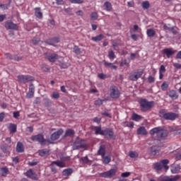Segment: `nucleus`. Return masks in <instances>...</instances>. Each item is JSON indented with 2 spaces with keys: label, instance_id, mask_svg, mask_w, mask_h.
I'll return each mask as SVG.
<instances>
[{
  "label": "nucleus",
  "instance_id": "nucleus-1",
  "mask_svg": "<svg viewBox=\"0 0 181 181\" xmlns=\"http://www.w3.org/2000/svg\"><path fill=\"white\" fill-rule=\"evenodd\" d=\"M150 134L152 136L156 135V137L158 139H165L168 135H169V132L160 127H155L150 130Z\"/></svg>",
  "mask_w": 181,
  "mask_h": 181
},
{
  "label": "nucleus",
  "instance_id": "nucleus-2",
  "mask_svg": "<svg viewBox=\"0 0 181 181\" xmlns=\"http://www.w3.org/2000/svg\"><path fill=\"white\" fill-rule=\"evenodd\" d=\"M141 111L146 112L155 105V101H148L146 99H141L139 102Z\"/></svg>",
  "mask_w": 181,
  "mask_h": 181
},
{
  "label": "nucleus",
  "instance_id": "nucleus-3",
  "mask_svg": "<svg viewBox=\"0 0 181 181\" xmlns=\"http://www.w3.org/2000/svg\"><path fill=\"white\" fill-rule=\"evenodd\" d=\"M160 114L166 121H175L176 118H179L178 114L172 112H165L164 110H160Z\"/></svg>",
  "mask_w": 181,
  "mask_h": 181
},
{
  "label": "nucleus",
  "instance_id": "nucleus-4",
  "mask_svg": "<svg viewBox=\"0 0 181 181\" xmlns=\"http://www.w3.org/2000/svg\"><path fill=\"white\" fill-rule=\"evenodd\" d=\"M169 160L164 159L161 160L159 163H156L154 164V169L156 170H162V168H164L165 170H169Z\"/></svg>",
  "mask_w": 181,
  "mask_h": 181
},
{
  "label": "nucleus",
  "instance_id": "nucleus-5",
  "mask_svg": "<svg viewBox=\"0 0 181 181\" xmlns=\"http://www.w3.org/2000/svg\"><path fill=\"white\" fill-rule=\"evenodd\" d=\"M18 83L22 84H26V83H30V81H35V77L30 75H19L17 76Z\"/></svg>",
  "mask_w": 181,
  "mask_h": 181
},
{
  "label": "nucleus",
  "instance_id": "nucleus-6",
  "mask_svg": "<svg viewBox=\"0 0 181 181\" xmlns=\"http://www.w3.org/2000/svg\"><path fill=\"white\" fill-rule=\"evenodd\" d=\"M121 95V92L119 91V89H118V87L115 86H112L110 88V97L113 99L119 98Z\"/></svg>",
  "mask_w": 181,
  "mask_h": 181
},
{
  "label": "nucleus",
  "instance_id": "nucleus-7",
  "mask_svg": "<svg viewBox=\"0 0 181 181\" xmlns=\"http://www.w3.org/2000/svg\"><path fill=\"white\" fill-rule=\"evenodd\" d=\"M143 74L144 71H142L132 72L129 74V78L131 81H138V79L141 78Z\"/></svg>",
  "mask_w": 181,
  "mask_h": 181
},
{
  "label": "nucleus",
  "instance_id": "nucleus-8",
  "mask_svg": "<svg viewBox=\"0 0 181 181\" xmlns=\"http://www.w3.org/2000/svg\"><path fill=\"white\" fill-rule=\"evenodd\" d=\"M117 170H118V168H114L110 169L108 171L100 173V175L101 176V177L111 178L112 176H115V175L117 174Z\"/></svg>",
  "mask_w": 181,
  "mask_h": 181
},
{
  "label": "nucleus",
  "instance_id": "nucleus-9",
  "mask_svg": "<svg viewBox=\"0 0 181 181\" xmlns=\"http://www.w3.org/2000/svg\"><path fill=\"white\" fill-rule=\"evenodd\" d=\"M102 136H105L107 139H112L114 138V129L111 128H106L103 129Z\"/></svg>",
  "mask_w": 181,
  "mask_h": 181
},
{
  "label": "nucleus",
  "instance_id": "nucleus-10",
  "mask_svg": "<svg viewBox=\"0 0 181 181\" xmlns=\"http://www.w3.org/2000/svg\"><path fill=\"white\" fill-rule=\"evenodd\" d=\"M31 141H34L36 142H39L41 145H43L45 142H46V140L45 139V137L42 134H37L31 136Z\"/></svg>",
  "mask_w": 181,
  "mask_h": 181
},
{
  "label": "nucleus",
  "instance_id": "nucleus-11",
  "mask_svg": "<svg viewBox=\"0 0 181 181\" xmlns=\"http://www.w3.org/2000/svg\"><path fill=\"white\" fill-rule=\"evenodd\" d=\"M86 145L83 140L76 141L73 146L74 150L84 149Z\"/></svg>",
  "mask_w": 181,
  "mask_h": 181
},
{
  "label": "nucleus",
  "instance_id": "nucleus-12",
  "mask_svg": "<svg viewBox=\"0 0 181 181\" xmlns=\"http://www.w3.org/2000/svg\"><path fill=\"white\" fill-rule=\"evenodd\" d=\"M63 132H64L63 129H59L58 131L54 132L50 136L51 141H57L60 138V136L63 135Z\"/></svg>",
  "mask_w": 181,
  "mask_h": 181
},
{
  "label": "nucleus",
  "instance_id": "nucleus-13",
  "mask_svg": "<svg viewBox=\"0 0 181 181\" xmlns=\"http://www.w3.org/2000/svg\"><path fill=\"white\" fill-rule=\"evenodd\" d=\"M45 56L50 63H54V62L59 59V55H57V54L45 53Z\"/></svg>",
  "mask_w": 181,
  "mask_h": 181
},
{
  "label": "nucleus",
  "instance_id": "nucleus-14",
  "mask_svg": "<svg viewBox=\"0 0 181 181\" xmlns=\"http://www.w3.org/2000/svg\"><path fill=\"white\" fill-rule=\"evenodd\" d=\"M33 97H35V86L33 85V83H31L29 86V89H28V92L26 94V98H33Z\"/></svg>",
  "mask_w": 181,
  "mask_h": 181
},
{
  "label": "nucleus",
  "instance_id": "nucleus-15",
  "mask_svg": "<svg viewBox=\"0 0 181 181\" xmlns=\"http://www.w3.org/2000/svg\"><path fill=\"white\" fill-rule=\"evenodd\" d=\"M163 53L167 56L168 59H170L176 53V50H173L172 48H166L163 50Z\"/></svg>",
  "mask_w": 181,
  "mask_h": 181
},
{
  "label": "nucleus",
  "instance_id": "nucleus-16",
  "mask_svg": "<svg viewBox=\"0 0 181 181\" xmlns=\"http://www.w3.org/2000/svg\"><path fill=\"white\" fill-rule=\"evenodd\" d=\"M25 176H27V177H30V179H32L33 180H37L39 179L37 177V175H36L32 169L28 170L25 173Z\"/></svg>",
  "mask_w": 181,
  "mask_h": 181
},
{
  "label": "nucleus",
  "instance_id": "nucleus-17",
  "mask_svg": "<svg viewBox=\"0 0 181 181\" xmlns=\"http://www.w3.org/2000/svg\"><path fill=\"white\" fill-rule=\"evenodd\" d=\"M6 29H10L13 30H18V25L13 23L12 21H7L5 23Z\"/></svg>",
  "mask_w": 181,
  "mask_h": 181
},
{
  "label": "nucleus",
  "instance_id": "nucleus-18",
  "mask_svg": "<svg viewBox=\"0 0 181 181\" xmlns=\"http://www.w3.org/2000/svg\"><path fill=\"white\" fill-rule=\"evenodd\" d=\"M160 152V146H153L151 148V154L153 156H158Z\"/></svg>",
  "mask_w": 181,
  "mask_h": 181
},
{
  "label": "nucleus",
  "instance_id": "nucleus-19",
  "mask_svg": "<svg viewBox=\"0 0 181 181\" xmlns=\"http://www.w3.org/2000/svg\"><path fill=\"white\" fill-rule=\"evenodd\" d=\"M179 179H180V175H177L174 176L173 177H164L160 179L158 181H176V180H179Z\"/></svg>",
  "mask_w": 181,
  "mask_h": 181
},
{
  "label": "nucleus",
  "instance_id": "nucleus-20",
  "mask_svg": "<svg viewBox=\"0 0 181 181\" xmlns=\"http://www.w3.org/2000/svg\"><path fill=\"white\" fill-rule=\"evenodd\" d=\"M168 95L170 98H172V100H177V98H179V95H177V93L175 90H169Z\"/></svg>",
  "mask_w": 181,
  "mask_h": 181
},
{
  "label": "nucleus",
  "instance_id": "nucleus-21",
  "mask_svg": "<svg viewBox=\"0 0 181 181\" xmlns=\"http://www.w3.org/2000/svg\"><path fill=\"white\" fill-rule=\"evenodd\" d=\"M6 57L10 60H15L16 62H21V60H22V57L16 55H12L11 54H6Z\"/></svg>",
  "mask_w": 181,
  "mask_h": 181
},
{
  "label": "nucleus",
  "instance_id": "nucleus-22",
  "mask_svg": "<svg viewBox=\"0 0 181 181\" xmlns=\"http://www.w3.org/2000/svg\"><path fill=\"white\" fill-rule=\"evenodd\" d=\"M92 129L95 131V135H103L104 132L101 129V126H93Z\"/></svg>",
  "mask_w": 181,
  "mask_h": 181
},
{
  "label": "nucleus",
  "instance_id": "nucleus-23",
  "mask_svg": "<svg viewBox=\"0 0 181 181\" xmlns=\"http://www.w3.org/2000/svg\"><path fill=\"white\" fill-rule=\"evenodd\" d=\"M136 134L137 135H148V131H146L145 127L142 126L137 129Z\"/></svg>",
  "mask_w": 181,
  "mask_h": 181
},
{
  "label": "nucleus",
  "instance_id": "nucleus-24",
  "mask_svg": "<svg viewBox=\"0 0 181 181\" xmlns=\"http://www.w3.org/2000/svg\"><path fill=\"white\" fill-rule=\"evenodd\" d=\"M16 152L18 153H22L25 152V147L23 146V144L21 142H18L16 146Z\"/></svg>",
  "mask_w": 181,
  "mask_h": 181
},
{
  "label": "nucleus",
  "instance_id": "nucleus-25",
  "mask_svg": "<svg viewBox=\"0 0 181 181\" xmlns=\"http://www.w3.org/2000/svg\"><path fill=\"white\" fill-rule=\"evenodd\" d=\"M176 27H169L166 25H163L164 30H169V32H171L173 35H177V30L175 29Z\"/></svg>",
  "mask_w": 181,
  "mask_h": 181
},
{
  "label": "nucleus",
  "instance_id": "nucleus-26",
  "mask_svg": "<svg viewBox=\"0 0 181 181\" xmlns=\"http://www.w3.org/2000/svg\"><path fill=\"white\" fill-rule=\"evenodd\" d=\"M75 134H76V132H74V129H68L65 132V134L64 135V138H66V136L73 137V136H74Z\"/></svg>",
  "mask_w": 181,
  "mask_h": 181
},
{
  "label": "nucleus",
  "instance_id": "nucleus-27",
  "mask_svg": "<svg viewBox=\"0 0 181 181\" xmlns=\"http://www.w3.org/2000/svg\"><path fill=\"white\" fill-rule=\"evenodd\" d=\"M59 42H60V38L54 37V38H52V39L47 40L46 41V43H47V45H49L51 46H53V45H54V43H59Z\"/></svg>",
  "mask_w": 181,
  "mask_h": 181
},
{
  "label": "nucleus",
  "instance_id": "nucleus-28",
  "mask_svg": "<svg viewBox=\"0 0 181 181\" xmlns=\"http://www.w3.org/2000/svg\"><path fill=\"white\" fill-rule=\"evenodd\" d=\"M50 151L47 148H43L38 151V154L40 156H46V155H49Z\"/></svg>",
  "mask_w": 181,
  "mask_h": 181
},
{
  "label": "nucleus",
  "instance_id": "nucleus-29",
  "mask_svg": "<svg viewBox=\"0 0 181 181\" xmlns=\"http://www.w3.org/2000/svg\"><path fill=\"white\" fill-rule=\"evenodd\" d=\"M18 129V127L15 124H8V129L10 131V134H15L16 132V130Z\"/></svg>",
  "mask_w": 181,
  "mask_h": 181
},
{
  "label": "nucleus",
  "instance_id": "nucleus-30",
  "mask_svg": "<svg viewBox=\"0 0 181 181\" xmlns=\"http://www.w3.org/2000/svg\"><path fill=\"white\" fill-rule=\"evenodd\" d=\"M144 117L136 113H133L132 115V119L133 121H136V122H138L139 121H141V119H143Z\"/></svg>",
  "mask_w": 181,
  "mask_h": 181
},
{
  "label": "nucleus",
  "instance_id": "nucleus-31",
  "mask_svg": "<svg viewBox=\"0 0 181 181\" xmlns=\"http://www.w3.org/2000/svg\"><path fill=\"white\" fill-rule=\"evenodd\" d=\"M180 166L179 165H174L171 166L172 173H179L180 172Z\"/></svg>",
  "mask_w": 181,
  "mask_h": 181
},
{
  "label": "nucleus",
  "instance_id": "nucleus-32",
  "mask_svg": "<svg viewBox=\"0 0 181 181\" xmlns=\"http://www.w3.org/2000/svg\"><path fill=\"white\" fill-rule=\"evenodd\" d=\"M98 155H100L102 157L105 156V146L102 145L100 146L99 150L98 151Z\"/></svg>",
  "mask_w": 181,
  "mask_h": 181
},
{
  "label": "nucleus",
  "instance_id": "nucleus-33",
  "mask_svg": "<svg viewBox=\"0 0 181 181\" xmlns=\"http://www.w3.org/2000/svg\"><path fill=\"white\" fill-rule=\"evenodd\" d=\"M0 172L3 177H6V175L9 173V170L6 167H3L1 168Z\"/></svg>",
  "mask_w": 181,
  "mask_h": 181
},
{
  "label": "nucleus",
  "instance_id": "nucleus-34",
  "mask_svg": "<svg viewBox=\"0 0 181 181\" xmlns=\"http://www.w3.org/2000/svg\"><path fill=\"white\" fill-rule=\"evenodd\" d=\"M73 173V169L66 168L62 171L63 176H71Z\"/></svg>",
  "mask_w": 181,
  "mask_h": 181
},
{
  "label": "nucleus",
  "instance_id": "nucleus-35",
  "mask_svg": "<svg viewBox=\"0 0 181 181\" xmlns=\"http://www.w3.org/2000/svg\"><path fill=\"white\" fill-rule=\"evenodd\" d=\"M105 67H110L112 70H117L118 66L114 65L112 63L105 62L104 63Z\"/></svg>",
  "mask_w": 181,
  "mask_h": 181
},
{
  "label": "nucleus",
  "instance_id": "nucleus-36",
  "mask_svg": "<svg viewBox=\"0 0 181 181\" xmlns=\"http://www.w3.org/2000/svg\"><path fill=\"white\" fill-rule=\"evenodd\" d=\"M52 165H56L57 166H59V168H64L66 166V163L61 160L53 161Z\"/></svg>",
  "mask_w": 181,
  "mask_h": 181
},
{
  "label": "nucleus",
  "instance_id": "nucleus-37",
  "mask_svg": "<svg viewBox=\"0 0 181 181\" xmlns=\"http://www.w3.org/2000/svg\"><path fill=\"white\" fill-rule=\"evenodd\" d=\"M103 39H104V35L103 34H100L99 35L92 37V40H93V42H101Z\"/></svg>",
  "mask_w": 181,
  "mask_h": 181
},
{
  "label": "nucleus",
  "instance_id": "nucleus-38",
  "mask_svg": "<svg viewBox=\"0 0 181 181\" xmlns=\"http://www.w3.org/2000/svg\"><path fill=\"white\" fill-rule=\"evenodd\" d=\"M35 16L36 18H39V19H42V18H43V13L40 11V8H35Z\"/></svg>",
  "mask_w": 181,
  "mask_h": 181
},
{
  "label": "nucleus",
  "instance_id": "nucleus-39",
  "mask_svg": "<svg viewBox=\"0 0 181 181\" xmlns=\"http://www.w3.org/2000/svg\"><path fill=\"white\" fill-rule=\"evenodd\" d=\"M146 33H147V36H148V37H153V36H155V35H156V32L153 29H148L146 31Z\"/></svg>",
  "mask_w": 181,
  "mask_h": 181
},
{
  "label": "nucleus",
  "instance_id": "nucleus-40",
  "mask_svg": "<svg viewBox=\"0 0 181 181\" xmlns=\"http://www.w3.org/2000/svg\"><path fill=\"white\" fill-rule=\"evenodd\" d=\"M102 158L103 159V163L105 165H108V163H110V162H111V156H102Z\"/></svg>",
  "mask_w": 181,
  "mask_h": 181
},
{
  "label": "nucleus",
  "instance_id": "nucleus-41",
  "mask_svg": "<svg viewBox=\"0 0 181 181\" xmlns=\"http://www.w3.org/2000/svg\"><path fill=\"white\" fill-rule=\"evenodd\" d=\"M1 149L4 153H9V146L6 144H4L1 146Z\"/></svg>",
  "mask_w": 181,
  "mask_h": 181
},
{
  "label": "nucleus",
  "instance_id": "nucleus-42",
  "mask_svg": "<svg viewBox=\"0 0 181 181\" xmlns=\"http://www.w3.org/2000/svg\"><path fill=\"white\" fill-rule=\"evenodd\" d=\"M104 6L105 7L106 11H110L111 9H112V5H111V3L106 1L104 4Z\"/></svg>",
  "mask_w": 181,
  "mask_h": 181
},
{
  "label": "nucleus",
  "instance_id": "nucleus-43",
  "mask_svg": "<svg viewBox=\"0 0 181 181\" xmlns=\"http://www.w3.org/2000/svg\"><path fill=\"white\" fill-rule=\"evenodd\" d=\"M107 57H109L110 60L112 62V60H114V59H115L117 57L115 56L114 51H109Z\"/></svg>",
  "mask_w": 181,
  "mask_h": 181
},
{
  "label": "nucleus",
  "instance_id": "nucleus-44",
  "mask_svg": "<svg viewBox=\"0 0 181 181\" xmlns=\"http://www.w3.org/2000/svg\"><path fill=\"white\" fill-rule=\"evenodd\" d=\"M129 156H130L132 158H138L139 154L136 151H129Z\"/></svg>",
  "mask_w": 181,
  "mask_h": 181
},
{
  "label": "nucleus",
  "instance_id": "nucleus-45",
  "mask_svg": "<svg viewBox=\"0 0 181 181\" xmlns=\"http://www.w3.org/2000/svg\"><path fill=\"white\" fill-rule=\"evenodd\" d=\"M98 19V14L97 12H93L90 15V20L91 21H97Z\"/></svg>",
  "mask_w": 181,
  "mask_h": 181
},
{
  "label": "nucleus",
  "instance_id": "nucleus-46",
  "mask_svg": "<svg viewBox=\"0 0 181 181\" xmlns=\"http://www.w3.org/2000/svg\"><path fill=\"white\" fill-rule=\"evenodd\" d=\"M51 97L54 100H59V98H60V94L58 92H53Z\"/></svg>",
  "mask_w": 181,
  "mask_h": 181
},
{
  "label": "nucleus",
  "instance_id": "nucleus-47",
  "mask_svg": "<svg viewBox=\"0 0 181 181\" xmlns=\"http://www.w3.org/2000/svg\"><path fill=\"white\" fill-rule=\"evenodd\" d=\"M104 101H105L104 100L98 98V100H96L95 101V105H97L98 107H100V106L103 105Z\"/></svg>",
  "mask_w": 181,
  "mask_h": 181
},
{
  "label": "nucleus",
  "instance_id": "nucleus-48",
  "mask_svg": "<svg viewBox=\"0 0 181 181\" xmlns=\"http://www.w3.org/2000/svg\"><path fill=\"white\" fill-rule=\"evenodd\" d=\"M11 2H12V0H9L8 4H1V5H0V8H1V9H4V10L8 9V8H9V5H11Z\"/></svg>",
  "mask_w": 181,
  "mask_h": 181
},
{
  "label": "nucleus",
  "instance_id": "nucleus-49",
  "mask_svg": "<svg viewBox=\"0 0 181 181\" xmlns=\"http://www.w3.org/2000/svg\"><path fill=\"white\" fill-rule=\"evenodd\" d=\"M124 127H128L129 128H134V122H124Z\"/></svg>",
  "mask_w": 181,
  "mask_h": 181
},
{
  "label": "nucleus",
  "instance_id": "nucleus-50",
  "mask_svg": "<svg viewBox=\"0 0 181 181\" xmlns=\"http://www.w3.org/2000/svg\"><path fill=\"white\" fill-rule=\"evenodd\" d=\"M169 87V85L166 82H163L161 85V89L163 91H166Z\"/></svg>",
  "mask_w": 181,
  "mask_h": 181
},
{
  "label": "nucleus",
  "instance_id": "nucleus-51",
  "mask_svg": "<svg viewBox=\"0 0 181 181\" xmlns=\"http://www.w3.org/2000/svg\"><path fill=\"white\" fill-rule=\"evenodd\" d=\"M59 66L61 69H67L68 67H70V63H60Z\"/></svg>",
  "mask_w": 181,
  "mask_h": 181
},
{
  "label": "nucleus",
  "instance_id": "nucleus-52",
  "mask_svg": "<svg viewBox=\"0 0 181 181\" xmlns=\"http://www.w3.org/2000/svg\"><path fill=\"white\" fill-rule=\"evenodd\" d=\"M40 42V39L39 38H34L31 40L32 45H37Z\"/></svg>",
  "mask_w": 181,
  "mask_h": 181
},
{
  "label": "nucleus",
  "instance_id": "nucleus-53",
  "mask_svg": "<svg viewBox=\"0 0 181 181\" xmlns=\"http://www.w3.org/2000/svg\"><path fill=\"white\" fill-rule=\"evenodd\" d=\"M141 6L143 9H148L149 8V1H144Z\"/></svg>",
  "mask_w": 181,
  "mask_h": 181
},
{
  "label": "nucleus",
  "instance_id": "nucleus-54",
  "mask_svg": "<svg viewBox=\"0 0 181 181\" xmlns=\"http://www.w3.org/2000/svg\"><path fill=\"white\" fill-rule=\"evenodd\" d=\"M74 50L75 54L78 55V54H81L82 53L81 49L78 48V47H74Z\"/></svg>",
  "mask_w": 181,
  "mask_h": 181
},
{
  "label": "nucleus",
  "instance_id": "nucleus-55",
  "mask_svg": "<svg viewBox=\"0 0 181 181\" xmlns=\"http://www.w3.org/2000/svg\"><path fill=\"white\" fill-rule=\"evenodd\" d=\"M98 77L99 78H100V80H105V78H108V76H107L106 74H99L98 75Z\"/></svg>",
  "mask_w": 181,
  "mask_h": 181
},
{
  "label": "nucleus",
  "instance_id": "nucleus-56",
  "mask_svg": "<svg viewBox=\"0 0 181 181\" xmlns=\"http://www.w3.org/2000/svg\"><path fill=\"white\" fill-rule=\"evenodd\" d=\"M81 160H82L83 163H88L90 162V160L88 159V156L82 157L81 158Z\"/></svg>",
  "mask_w": 181,
  "mask_h": 181
},
{
  "label": "nucleus",
  "instance_id": "nucleus-57",
  "mask_svg": "<svg viewBox=\"0 0 181 181\" xmlns=\"http://www.w3.org/2000/svg\"><path fill=\"white\" fill-rule=\"evenodd\" d=\"M71 4H83L84 2L83 0H69Z\"/></svg>",
  "mask_w": 181,
  "mask_h": 181
},
{
  "label": "nucleus",
  "instance_id": "nucleus-58",
  "mask_svg": "<svg viewBox=\"0 0 181 181\" xmlns=\"http://www.w3.org/2000/svg\"><path fill=\"white\" fill-rule=\"evenodd\" d=\"M148 83H155V77L152 76H149L148 77Z\"/></svg>",
  "mask_w": 181,
  "mask_h": 181
},
{
  "label": "nucleus",
  "instance_id": "nucleus-59",
  "mask_svg": "<svg viewBox=\"0 0 181 181\" xmlns=\"http://www.w3.org/2000/svg\"><path fill=\"white\" fill-rule=\"evenodd\" d=\"M121 176L122 177H129V176H131V173L129 172L122 173Z\"/></svg>",
  "mask_w": 181,
  "mask_h": 181
},
{
  "label": "nucleus",
  "instance_id": "nucleus-60",
  "mask_svg": "<svg viewBox=\"0 0 181 181\" xmlns=\"http://www.w3.org/2000/svg\"><path fill=\"white\" fill-rule=\"evenodd\" d=\"M64 11L66 13H68V15H74L71 8H64Z\"/></svg>",
  "mask_w": 181,
  "mask_h": 181
},
{
  "label": "nucleus",
  "instance_id": "nucleus-61",
  "mask_svg": "<svg viewBox=\"0 0 181 181\" xmlns=\"http://www.w3.org/2000/svg\"><path fill=\"white\" fill-rule=\"evenodd\" d=\"M120 66H129V62H128V61H127V59L123 60Z\"/></svg>",
  "mask_w": 181,
  "mask_h": 181
},
{
  "label": "nucleus",
  "instance_id": "nucleus-62",
  "mask_svg": "<svg viewBox=\"0 0 181 181\" xmlns=\"http://www.w3.org/2000/svg\"><path fill=\"white\" fill-rule=\"evenodd\" d=\"M28 165H30V166H36V165H37V161H36V160H33V161L29 162Z\"/></svg>",
  "mask_w": 181,
  "mask_h": 181
},
{
  "label": "nucleus",
  "instance_id": "nucleus-63",
  "mask_svg": "<svg viewBox=\"0 0 181 181\" xmlns=\"http://www.w3.org/2000/svg\"><path fill=\"white\" fill-rule=\"evenodd\" d=\"M166 71V69L165 68V66L161 65L160 67L159 73H165Z\"/></svg>",
  "mask_w": 181,
  "mask_h": 181
},
{
  "label": "nucleus",
  "instance_id": "nucleus-64",
  "mask_svg": "<svg viewBox=\"0 0 181 181\" xmlns=\"http://www.w3.org/2000/svg\"><path fill=\"white\" fill-rule=\"evenodd\" d=\"M42 103V100H40V98H36L35 100H34V104H40Z\"/></svg>",
  "mask_w": 181,
  "mask_h": 181
}]
</instances>
